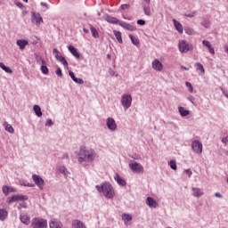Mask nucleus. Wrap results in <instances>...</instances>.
Returning <instances> with one entry per match:
<instances>
[{"mask_svg": "<svg viewBox=\"0 0 228 228\" xmlns=\"http://www.w3.org/2000/svg\"><path fill=\"white\" fill-rule=\"evenodd\" d=\"M68 49L72 56H74L77 60H79V58H81V54H79V52H77V49L76 47H74L73 45H69Z\"/></svg>", "mask_w": 228, "mask_h": 228, "instance_id": "obj_18", "label": "nucleus"}, {"mask_svg": "<svg viewBox=\"0 0 228 228\" xmlns=\"http://www.w3.org/2000/svg\"><path fill=\"white\" fill-rule=\"evenodd\" d=\"M178 49L180 53H186L189 51H193V45L188 43L186 40H180L178 43Z\"/></svg>", "mask_w": 228, "mask_h": 228, "instance_id": "obj_3", "label": "nucleus"}, {"mask_svg": "<svg viewBox=\"0 0 228 228\" xmlns=\"http://www.w3.org/2000/svg\"><path fill=\"white\" fill-rule=\"evenodd\" d=\"M178 111L181 117H188V115H190V110L184 109V107H179Z\"/></svg>", "mask_w": 228, "mask_h": 228, "instance_id": "obj_29", "label": "nucleus"}, {"mask_svg": "<svg viewBox=\"0 0 228 228\" xmlns=\"http://www.w3.org/2000/svg\"><path fill=\"white\" fill-rule=\"evenodd\" d=\"M106 126L110 131H117V121L113 118H108Z\"/></svg>", "mask_w": 228, "mask_h": 228, "instance_id": "obj_11", "label": "nucleus"}, {"mask_svg": "<svg viewBox=\"0 0 228 228\" xmlns=\"http://www.w3.org/2000/svg\"><path fill=\"white\" fill-rule=\"evenodd\" d=\"M62 159H69V153L67 152L63 153Z\"/></svg>", "mask_w": 228, "mask_h": 228, "instance_id": "obj_54", "label": "nucleus"}, {"mask_svg": "<svg viewBox=\"0 0 228 228\" xmlns=\"http://www.w3.org/2000/svg\"><path fill=\"white\" fill-rule=\"evenodd\" d=\"M41 6H45L46 8H49V7L47 6V4H46L45 3H44V2H41Z\"/></svg>", "mask_w": 228, "mask_h": 228, "instance_id": "obj_60", "label": "nucleus"}, {"mask_svg": "<svg viewBox=\"0 0 228 228\" xmlns=\"http://www.w3.org/2000/svg\"><path fill=\"white\" fill-rule=\"evenodd\" d=\"M5 218H8V211L0 208V220L4 222Z\"/></svg>", "mask_w": 228, "mask_h": 228, "instance_id": "obj_34", "label": "nucleus"}, {"mask_svg": "<svg viewBox=\"0 0 228 228\" xmlns=\"http://www.w3.org/2000/svg\"><path fill=\"white\" fill-rule=\"evenodd\" d=\"M71 225H72V228H86V225L85 224V223H83V221L79 219L73 220Z\"/></svg>", "mask_w": 228, "mask_h": 228, "instance_id": "obj_17", "label": "nucleus"}, {"mask_svg": "<svg viewBox=\"0 0 228 228\" xmlns=\"http://www.w3.org/2000/svg\"><path fill=\"white\" fill-rule=\"evenodd\" d=\"M32 181L34 184H36V186L38 188V190H40V191H44V188H45V181L44 178H42V176L37 174H33Z\"/></svg>", "mask_w": 228, "mask_h": 228, "instance_id": "obj_5", "label": "nucleus"}, {"mask_svg": "<svg viewBox=\"0 0 228 228\" xmlns=\"http://www.w3.org/2000/svg\"><path fill=\"white\" fill-rule=\"evenodd\" d=\"M168 165H169L170 168H172V170H177V164H176L175 160H170L168 162Z\"/></svg>", "mask_w": 228, "mask_h": 228, "instance_id": "obj_41", "label": "nucleus"}, {"mask_svg": "<svg viewBox=\"0 0 228 228\" xmlns=\"http://www.w3.org/2000/svg\"><path fill=\"white\" fill-rule=\"evenodd\" d=\"M69 77H71L72 81L75 80L76 75H74V73L72 72V70H69Z\"/></svg>", "mask_w": 228, "mask_h": 228, "instance_id": "obj_50", "label": "nucleus"}, {"mask_svg": "<svg viewBox=\"0 0 228 228\" xmlns=\"http://www.w3.org/2000/svg\"><path fill=\"white\" fill-rule=\"evenodd\" d=\"M173 23L174 26L176 29V31H178V33H180V35H183V25L181 24V22L177 21L176 20H173Z\"/></svg>", "mask_w": 228, "mask_h": 228, "instance_id": "obj_26", "label": "nucleus"}, {"mask_svg": "<svg viewBox=\"0 0 228 228\" xmlns=\"http://www.w3.org/2000/svg\"><path fill=\"white\" fill-rule=\"evenodd\" d=\"M110 76H115V71L112 70V71L110 72Z\"/></svg>", "mask_w": 228, "mask_h": 228, "instance_id": "obj_64", "label": "nucleus"}, {"mask_svg": "<svg viewBox=\"0 0 228 228\" xmlns=\"http://www.w3.org/2000/svg\"><path fill=\"white\" fill-rule=\"evenodd\" d=\"M224 51H225V53H227V54H228V46H227V45H224Z\"/></svg>", "mask_w": 228, "mask_h": 228, "instance_id": "obj_62", "label": "nucleus"}, {"mask_svg": "<svg viewBox=\"0 0 228 228\" xmlns=\"http://www.w3.org/2000/svg\"><path fill=\"white\" fill-rule=\"evenodd\" d=\"M84 33H90V31L87 28H83Z\"/></svg>", "mask_w": 228, "mask_h": 228, "instance_id": "obj_61", "label": "nucleus"}, {"mask_svg": "<svg viewBox=\"0 0 228 228\" xmlns=\"http://www.w3.org/2000/svg\"><path fill=\"white\" fill-rule=\"evenodd\" d=\"M28 44H29V42H28V40H26V39H19L16 41V45H18V47L20 51H24V49H26V45H28Z\"/></svg>", "mask_w": 228, "mask_h": 228, "instance_id": "obj_16", "label": "nucleus"}, {"mask_svg": "<svg viewBox=\"0 0 228 228\" xmlns=\"http://www.w3.org/2000/svg\"><path fill=\"white\" fill-rule=\"evenodd\" d=\"M20 220L25 225H29L30 218H29V216H28V214H20Z\"/></svg>", "mask_w": 228, "mask_h": 228, "instance_id": "obj_22", "label": "nucleus"}, {"mask_svg": "<svg viewBox=\"0 0 228 228\" xmlns=\"http://www.w3.org/2000/svg\"><path fill=\"white\" fill-rule=\"evenodd\" d=\"M122 220L125 222V225H128L127 222H131L133 216L130 214H123Z\"/></svg>", "mask_w": 228, "mask_h": 228, "instance_id": "obj_28", "label": "nucleus"}, {"mask_svg": "<svg viewBox=\"0 0 228 228\" xmlns=\"http://www.w3.org/2000/svg\"><path fill=\"white\" fill-rule=\"evenodd\" d=\"M194 67H196V70H200V74H206V69H204V65H202L200 62H196L194 64Z\"/></svg>", "mask_w": 228, "mask_h": 228, "instance_id": "obj_30", "label": "nucleus"}, {"mask_svg": "<svg viewBox=\"0 0 228 228\" xmlns=\"http://www.w3.org/2000/svg\"><path fill=\"white\" fill-rule=\"evenodd\" d=\"M146 204L147 206H149V208H158V201L151 197H148L146 199Z\"/></svg>", "mask_w": 228, "mask_h": 228, "instance_id": "obj_20", "label": "nucleus"}, {"mask_svg": "<svg viewBox=\"0 0 228 228\" xmlns=\"http://www.w3.org/2000/svg\"><path fill=\"white\" fill-rule=\"evenodd\" d=\"M121 104L124 110H129L131 108V104H133V96L129 94H125L121 96Z\"/></svg>", "mask_w": 228, "mask_h": 228, "instance_id": "obj_6", "label": "nucleus"}, {"mask_svg": "<svg viewBox=\"0 0 228 228\" xmlns=\"http://www.w3.org/2000/svg\"><path fill=\"white\" fill-rule=\"evenodd\" d=\"M32 228H47V219L35 217L31 222Z\"/></svg>", "mask_w": 228, "mask_h": 228, "instance_id": "obj_4", "label": "nucleus"}, {"mask_svg": "<svg viewBox=\"0 0 228 228\" xmlns=\"http://www.w3.org/2000/svg\"><path fill=\"white\" fill-rule=\"evenodd\" d=\"M33 110L37 117H42V109L38 105H34Z\"/></svg>", "mask_w": 228, "mask_h": 228, "instance_id": "obj_36", "label": "nucleus"}, {"mask_svg": "<svg viewBox=\"0 0 228 228\" xmlns=\"http://www.w3.org/2000/svg\"><path fill=\"white\" fill-rule=\"evenodd\" d=\"M95 156H97L95 150L81 146L77 154V161L80 164L94 163Z\"/></svg>", "mask_w": 228, "mask_h": 228, "instance_id": "obj_1", "label": "nucleus"}, {"mask_svg": "<svg viewBox=\"0 0 228 228\" xmlns=\"http://www.w3.org/2000/svg\"><path fill=\"white\" fill-rule=\"evenodd\" d=\"M151 67L157 72H161V70H163V63H161V61H159V60H158V59H154L152 61Z\"/></svg>", "mask_w": 228, "mask_h": 228, "instance_id": "obj_13", "label": "nucleus"}, {"mask_svg": "<svg viewBox=\"0 0 228 228\" xmlns=\"http://www.w3.org/2000/svg\"><path fill=\"white\" fill-rule=\"evenodd\" d=\"M189 101L191 102V104H195V97L191 96V97L189 98Z\"/></svg>", "mask_w": 228, "mask_h": 228, "instance_id": "obj_55", "label": "nucleus"}, {"mask_svg": "<svg viewBox=\"0 0 228 228\" xmlns=\"http://www.w3.org/2000/svg\"><path fill=\"white\" fill-rule=\"evenodd\" d=\"M99 193H102L105 199H113L115 197V191L111 183L105 182L101 185L95 186Z\"/></svg>", "mask_w": 228, "mask_h": 228, "instance_id": "obj_2", "label": "nucleus"}, {"mask_svg": "<svg viewBox=\"0 0 228 228\" xmlns=\"http://www.w3.org/2000/svg\"><path fill=\"white\" fill-rule=\"evenodd\" d=\"M185 86H187V88L191 94H193V86H191V83L186 82Z\"/></svg>", "mask_w": 228, "mask_h": 228, "instance_id": "obj_44", "label": "nucleus"}, {"mask_svg": "<svg viewBox=\"0 0 228 228\" xmlns=\"http://www.w3.org/2000/svg\"><path fill=\"white\" fill-rule=\"evenodd\" d=\"M202 45L208 49V53L214 56L215 54V48L211 45V43L208 40H203Z\"/></svg>", "mask_w": 228, "mask_h": 228, "instance_id": "obj_19", "label": "nucleus"}, {"mask_svg": "<svg viewBox=\"0 0 228 228\" xmlns=\"http://www.w3.org/2000/svg\"><path fill=\"white\" fill-rule=\"evenodd\" d=\"M184 172L187 174V175H189V177H191V175H193V173L190 169H186Z\"/></svg>", "mask_w": 228, "mask_h": 228, "instance_id": "obj_53", "label": "nucleus"}, {"mask_svg": "<svg viewBox=\"0 0 228 228\" xmlns=\"http://www.w3.org/2000/svg\"><path fill=\"white\" fill-rule=\"evenodd\" d=\"M191 190L193 197H202L204 195V191L200 188L192 187Z\"/></svg>", "mask_w": 228, "mask_h": 228, "instance_id": "obj_24", "label": "nucleus"}, {"mask_svg": "<svg viewBox=\"0 0 228 228\" xmlns=\"http://www.w3.org/2000/svg\"><path fill=\"white\" fill-rule=\"evenodd\" d=\"M114 179L118 183V184H119V186H126V184H127L126 180L122 179V177H120V175L118 174H116L114 175Z\"/></svg>", "mask_w": 228, "mask_h": 228, "instance_id": "obj_23", "label": "nucleus"}, {"mask_svg": "<svg viewBox=\"0 0 228 228\" xmlns=\"http://www.w3.org/2000/svg\"><path fill=\"white\" fill-rule=\"evenodd\" d=\"M127 8H129V4H121V10H127Z\"/></svg>", "mask_w": 228, "mask_h": 228, "instance_id": "obj_52", "label": "nucleus"}, {"mask_svg": "<svg viewBox=\"0 0 228 228\" xmlns=\"http://www.w3.org/2000/svg\"><path fill=\"white\" fill-rule=\"evenodd\" d=\"M181 69H183V70H190V68H186V66H181Z\"/></svg>", "mask_w": 228, "mask_h": 228, "instance_id": "obj_59", "label": "nucleus"}, {"mask_svg": "<svg viewBox=\"0 0 228 228\" xmlns=\"http://www.w3.org/2000/svg\"><path fill=\"white\" fill-rule=\"evenodd\" d=\"M222 143H224V145L228 144V136H225V137L222 138Z\"/></svg>", "mask_w": 228, "mask_h": 228, "instance_id": "obj_49", "label": "nucleus"}, {"mask_svg": "<svg viewBox=\"0 0 228 228\" xmlns=\"http://www.w3.org/2000/svg\"><path fill=\"white\" fill-rule=\"evenodd\" d=\"M103 19L106 20V22H109V24H118V26H120V22L122 21L116 17L110 16V14L103 16Z\"/></svg>", "mask_w": 228, "mask_h": 228, "instance_id": "obj_12", "label": "nucleus"}, {"mask_svg": "<svg viewBox=\"0 0 228 228\" xmlns=\"http://www.w3.org/2000/svg\"><path fill=\"white\" fill-rule=\"evenodd\" d=\"M90 31H91L92 37L94 38H99V31L97 30V28H95V27L91 26L90 27Z\"/></svg>", "mask_w": 228, "mask_h": 228, "instance_id": "obj_35", "label": "nucleus"}, {"mask_svg": "<svg viewBox=\"0 0 228 228\" xmlns=\"http://www.w3.org/2000/svg\"><path fill=\"white\" fill-rule=\"evenodd\" d=\"M193 33H195V30H193V28H191L190 35H193Z\"/></svg>", "mask_w": 228, "mask_h": 228, "instance_id": "obj_63", "label": "nucleus"}, {"mask_svg": "<svg viewBox=\"0 0 228 228\" xmlns=\"http://www.w3.org/2000/svg\"><path fill=\"white\" fill-rule=\"evenodd\" d=\"M143 12H144V15L151 17V7L143 6Z\"/></svg>", "mask_w": 228, "mask_h": 228, "instance_id": "obj_43", "label": "nucleus"}, {"mask_svg": "<svg viewBox=\"0 0 228 228\" xmlns=\"http://www.w3.org/2000/svg\"><path fill=\"white\" fill-rule=\"evenodd\" d=\"M73 81L74 83H77V85H85V80H83V78L76 77Z\"/></svg>", "mask_w": 228, "mask_h": 228, "instance_id": "obj_45", "label": "nucleus"}, {"mask_svg": "<svg viewBox=\"0 0 228 228\" xmlns=\"http://www.w3.org/2000/svg\"><path fill=\"white\" fill-rule=\"evenodd\" d=\"M191 149L195 154H200L202 152L203 145L199 140H194L191 142Z\"/></svg>", "mask_w": 228, "mask_h": 228, "instance_id": "obj_8", "label": "nucleus"}, {"mask_svg": "<svg viewBox=\"0 0 228 228\" xmlns=\"http://www.w3.org/2000/svg\"><path fill=\"white\" fill-rule=\"evenodd\" d=\"M41 72L42 74H45V76H47V74H49V68H47L45 64H42Z\"/></svg>", "mask_w": 228, "mask_h": 228, "instance_id": "obj_39", "label": "nucleus"}, {"mask_svg": "<svg viewBox=\"0 0 228 228\" xmlns=\"http://www.w3.org/2000/svg\"><path fill=\"white\" fill-rule=\"evenodd\" d=\"M21 186H25L27 188H35V183H21Z\"/></svg>", "mask_w": 228, "mask_h": 228, "instance_id": "obj_48", "label": "nucleus"}, {"mask_svg": "<svg viewBox=\"0 0 228 228\" xmlns=\"http://www.w3.org/2000/svg\"><path fill=\"white\" fill-rule=\"evenodd\" d=\"M128 167L130 170H132V172H134L135 174H143V166L136 161H131L128 164Z\"/></svg>", "mask_w": 228, "mask_h": 228, "instance_id": "obj_7", "label": "nucleus"}, {"mask_svg": "<svg viewBox=\"0 0 228 228\" xmlns=\"http://www.w3.org/2000/svg\"><path fill=\"white\" fill-rule=\"evenodd\" d=\"M53 54H55V56H56V54H58V53H60V52L58 51V49L54 48V49L53 50Z\"/></svg>", "mask_w": 228, "mask_h": 228, "instance_id": "obj_58", "label": "nucleus"}, {"mask_svg": "<svg viewBox=\"0 0 228 228\" xmlns=\"http://www.w3.org/2000/svg\"><path fill=\"white\" fill-rule=\"evenodd\" d=\"M55 59L58 60V61H61L65 69L69 68V62L67 61V59H65V57L56 54Z\"/></svg>", "mask_w": 228, "mask_h": 228, "instance_id": "obj_21", "label": "nucleus"}, {"mask_svg": "<svg viewBox=\"0 0 228 228\" xmlns=\"http://www.w3.org/2000/svg\"><path fill=\"white\" fill-rule=\"evenodd\" d=\"M119 26L127 31H136L135 26H133L126 21H120Z\"/></svg>", "mask_w": 228, "mask_h": 228, "instance_id": "obj_15", "label": "nucleus"}, {"mask_svg": "<svg viewBox=\"0 0 228 228\" xmlns=\"http://www.w3.org/2000/svg\"><path fill=\"white\" fill-rule=\"evenodd\" d=\"M215 197H217V199H222V194L220 192H216Z\"/></svg>", "mask_w": 228, "mask_h": 228, "instance_id": "obj_56", "label": "nucleus"}, {"mask_svg": "<svg viewBox=\"0 0 228 228\" xmlns=\"http://www.w3.org/2000/svg\"><path fill=\"white\" fill-rule=\"evenodd\" d=\"M31 22L32 24H37V26H40V24L44 23V19H42V16L40 13H36L35 12H31Z\"/></svg>", "mask_w": 228, "mask_h": 228, "instance_id": "obj_9", "label": "nucleus"}, {"mask_svg": "<svg viewBox=\"0 0 228 228\" xmlns=\"http://www.w3.org/2000/svg\"><path fill=\"white\" fill-rule=\"evenodd\" d=\"M3 126L5 129V131H7V133H11V134H13V133H15V129L8 122L4 121Z\"/></svg>", "mask_w": 228, "mask_h": 228, "instance_id": "obj_25", "label": "nucleus"}, {"mask_svg": "<svg viewBox=\"0 0 228 228\" xmlns=\"http://www.w3.org/2000/svg\"><path fill=\"white\" fill-rule=\"evenodd\" d=\"M49 227L50 228H63V224L59 219L53 218L49 222Z\"/></svg>", "mask_w": 228, "mask_h": 228, "instance_id": "obj_14", "label": "nucleus"}, {"mask_svg": "<svg viewBox=\"0 0 228 228\" xmlns=\"http://www.w3.org/2000/svg\"><path fill=\"white\" fill-rule=\"evenodd\" d=\"M16 6H18V8H22L24 5L20 2H17Z\"/></svg>", "mask_w": 228, "mask_h": 228, "instance_id": "obj_57", "label": "nucleus"}, {"mask_svg": "<svg viewBox=\"0 0 228 228\" xmlns=\"http://www.w3.org/2000/svg\"><path fill=\"white\" fill-rule=\"evenodd\" d=\"M2 191H3L4 195H9L10 193H12V191H13V189L7 185H4L2 187Z\"/></svg>", "mask_w": 228, "mask_h": 228, "instance_id": "obj_32", "label": "nucleus"}, {"mask_svg": "<svg viewBox=\"0 0 228 228\" xmlns=\"http://www.w3.org/2000/svg\"><path fill=\"white\" fill-rule=\"evenodd\" d=\"M0 69H2V70L6 72V74H12L13 72L12 69H10V67L4 65V63L3 62H0Z\"/></svg>", "mask_w": 228, "mask_h": 228, "instance_id": "obj_33", "label": "nucleus"}, {"mask_svg": "<svg viewBox=\"0 0 228 228\" xmlns=\"http://www.w3.org/2000/svg\"><path fill=\"white\" fill-rule=\"evenodd\" d=\"M52 126H54V122H53V119H47L45 122V126L51 127Z\"/></svg>", "mask_w": 228, "mask_h": 228, "instance_id": "obj_46", "label": "nucleus"}, {"mask_svg": "<svg viewBox=\"0 0 228 228\" xmlns=\"http://www.w3.org/2000/svg\"><path fill=\"white\" fill-rule=\"evenodd\" d=\"M184 16L188 17L189 19H192V17H197V12H196V11L185 12Z\"/></svg>", "mask_w": 228, "mask_h": 228, "instance_id": "obj_40", "label": "nucleus"}, {"mask_svg": "<svg viewBox=\"0 0 228 228\" xmlns=\"http://www.w3.org/2000/svg\"><path fill=\"white\" fill-rule=\"evenodd\" d=\"M201 26H203V28H206L208 29L211 26V23L209 22V20L203 18L201 21Z\"/></svg>", "mask_w": 228, "mask_h": 228, "instance_id": "obj_37", "label": "nucleus"}, {"mask_svg": "<svg viewBox=\"0 0 228 228\" xmlns=\"http://www.w3.org/2000/svg\"><path fill=\"white\" fill-rule=\"evenodd\" d=\"M55 74H56V76H58L59 77H63V73L61 72V68H58V69L55 70Z\"/></svg>", "mask_w": 228, "mask_h": 228, "instance_id": "obj_47", "label": "nucleus"}, {"mask_svg": "<svg viewBox=\"0 0 228 228\" xmlns=\"http://www.w3.org/2000/svg\"><path fill=\"white\" fill-rule=\"evenodd\" d=\"M28 196L26 195H13L11 198H8L7 202L8 204H12V202H19L21 200H28Z\"/></svg>", "mask_w": 228, "mask_h": 228, "instance_id": "obj_10", "label": "nucleus"}, {"mask_svg": "<svg viewBox=\"0 0 228 228\" xmlns=\"http://www.w3.org/2000/svg\"><path fill=\"white\" fill-rule=\"evenodd\" d=\"M128 37H129L132 44H134V45H140V40H138V38L134 37V36L130 34Z\"/></svg>", "mask_w": 228, "mask_h": 228, "instance_id": "obj_38", "label": "nucleus"}, {"mask_svg": "<svg viewBox=\"0 0 228 228\" xmlns=\"http://www.w3.org/2000/svg\"><path fill=\"white\" fill-rule=\"evenodd\" d=\"M35 58H36V61L37 63H40V61H41L42 65H45V61L42 58V56L36 54Z\"/></svg>", "mask_w": 228, "mask_h": 228, "instance_id": "obj_42", "label": "nucleus"}, {"mask_svg": "<svg viewBox=\"0 0 228 228\" xmlns=\"http://www.w3.org/2000/svg\"><path fill=\"white\" fill-rule=\"evenodd\" d=\"M58 172H60V174H63V175H65V177H67V175H69V170L67 169V167L65 166H60L57 167Z\"/></svg>", "mask_w": 228, "mask_h": 228, "instance_id": "obj_27", "label": "nucleus"}, {"mask_svg": "<svg viewBox=\"0 0 228 228\" xmlns=\"http://www.w3.org/2000/svg\"><path fill=\"white\" fill-rule=\"evenodd\" d=\"M113 34L115 35L118 44H122L124 41L122 40V32L118 30H113Z\"/></svg>", "mask_w": 228, "mask_h": 228, "instance_id": "obj_31", "label": "nucleus"}, {"mask_svg": "<svg viewBox=\"0 0 228 228\" xmlns=\"http://www.w3.org/2000/svg\"><path fill=\"white\" fill-rule=\"evenodd\" d=\"M137 24L139 26H145V20H138Z\"/></svg>", "mask_w": 228, "mask_h": 228, "instance_id": "obj_51", "label": "nucleus"}]
</instances>
